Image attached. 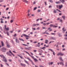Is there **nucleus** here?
I'll use <instances>...</instances> for the list:
<instances>
[{
  "label": "nucleus",
  "instance_id": "nucleus-45",
  "mask_svg": "<svg viewBox=\"0 0 67 67\" xmlns=\"http://www.w3.org/2000/svg\"><path fill=\"white\" fill-rule=\"evenodd\" d=\"M53 27H57V26L54 25L53 26Z\"/></svg>",
  "mask_w": 67,
  "mask_h": 67
},
{
  "label": "nucleus",
  "instance_id": "nucleus-61",
  "mask_svg": "<svg viewBox=\"0 0 67 67\" xmlns=\"http://www.w3.org/2000/svg\"><path fill=\"white\" fill-rule=\"evenodd\" d=\"M53 55H55V52H54V51H53Z\"/></svg>",
  "mask_w": 67,
  "mask_h": 67
},
{
  "label": "nucleus",
  "instance_id": "nucleus-57",
  "mask_svg": "<svg viewBox=\"0 0 67 67\" xmlns=\"http://www.w3.org/2000/svg\"><path fill=\"white\" fill-rule=\"evenodd\" d=\"M7 35H8V36H9V33L8 32H7Z\"/></svg>",
  "mask_w": 67,
  "mask_h": 67
},
{
  "label": "nucleus",
  "instance_id": "nucleus-17",
  "mask_svg": "<svg viewBox=\"0 0 67 67\" xmlns=\"http://www.w3.org/2000/svg\"><path fill=\"white\" fill-rule=\"evenodd\" d=\"M59 59L60 61H63V60L62 59V57H60L59 58Z\"/></svg>",
  "mask_w": 67,
  "mask_h": 67
},
{
  "label": "nucleus",
  "instance_id": "nucleus-3",
  "mask_svg": "<svg viewBox=\"0 0 67 67\" xmlns=\"http://www.w3.org/2000/svg\"><path fill=\"white\" fill-rule=\"evenodd\" d=\"M23 36H25L26 37V40H28L29 38H30V36H27L25 34H23L22 35Z\"/></svg>",
  "mask_w": 67,
  "mask_h": 67
},
{
  "label": "nucleus",
  "instance_id": "nucleus-14",
  "mask_svg": "<svg viewBox=\"0 0 67 67\" xmlns=\"http://www.w3.org/2000/svg\"><path fill=\"white\" fill-rule=\"evenodd\" d=\"M7 48H10L11 47V46L8 44H7Z\"/></svg>",
  "mask_w": 67,
  "mask_h": 67
},
{
  "label": "nucleus",
  "instance_id": "nucleus-28",
  "mask_svg": "<svg viewBox=\"0 0 67 67\" xmlns=\"http://www.w3.org/2000/svg\"><path fill=\"white\" fill-rule=\"evenodd\" d=\"M41 48V49H43V50H45L44 49L45 48V47H43L42 48Z\"/></svg>",
  "mask_w": 67,
  "mask_h": 67
},
{
  "label": "nucleus",
  "instance_id": "nucleus-8",
  "mask_svg": "<svg viewBox=\"0 0 67 67\" xmlns=\"http://www.w3.org/2000/svg\"><path fill=\"white\" fill-rule=\"evenodd\" d=\"M20 65L22 66H24V67H25L26 66V65L25 64L21 63Z\"/></svg>",
  "mask_w": 67,
  "mask_h": 67
},
{
  "label": "nucleus",
  "instance_id": "nucleus-51",
  "mask_svg": "<svg viewBox=\"0 0 67 67\" xmlns=\"http://www.w3.org/2000/svg\"><path fill=\"white\" fill-rule=\"evenodd\" d=\"M36 25H37V26H38L39 25H40V24H36Z\"/></svg>",
  "mask_w": 67,
  "mask_h": 67
},
{
  "label": "nucleus",
  "instance_id": "nucleus-22",
  "mask_svg": "<svg viewBox=\"0 0 67 67\" xmlns=\"http://www.w3.org/2000/svg\"><path fill=\"white\" fill-rule=\"evenodd\" d=\"M19 40H20L21 41H23V42H24V40H23L21 39L20 38H19Z\"/></svg>",
  "mask_w": 67,
  "mask_h": 67
},
{
  "label": "nucleus",
  "instance_id": "nucleus-2",
  "mask_svg": "<svg viewBox=\"0 0 67 67\" xmlns=\"http://www.w3.org/2000/svg\"><path fill=\"white\" fill-rule=\"evenodd\" d=\"M0 50L1 51H2V52H3L4 53L5 52V51L7 50V49L6 48L3 47L2 48H1L0 49Z\"/></svg>",
  "mask_w": 67,
  "mask_h": 67
},
{
  "label": "nucleus",
  "instance_id": "nucleus-16",
  "mask_svg": "<svg viewBox=\"0 0 67 67\" xmlns=\"http://www.w3.org/2000/svg\"><path fill=\"white\" fill-rule=\"evenodd\" d=\"M9 53H10V54H12V55H13V56L14 57V55L13 54V53H12V52H11V51H9Z\"/></svg>",
  "mask_w": 67,
  "mask_h": 67
},
{
  "label": "nucleus",
  "instance_id": "nucleus-26",
  "mask_svg": "<svg viewBox=\"0 0 67 67\" xmlns=\"http://www.w3.org/2000/svg\"><path fill=\"white\" fill-rule=\"evenodd\" d=\"M59 64H60V65H62V66H64V64L63 63L60 62L59 63Z\"/></svg>",
  "mask_w": 67,
  "mask_h": 67
},
{
  "label": "nucleus",
  "instance_id": "nucleus-13",
  "mask_svg": "<svg viewBox=\"0 0 67 67\" xmlns=\"http://www.w3.org/2000/svg\"><path fill=\"white\" fill-rule=\"evenodd\" d=\"M34 60L35 61V62L36 63L37 62H38V60H37L36 59V58H34Z\"/></svg>",
  "mask_w": 67,
  "mask_h": 67
},
{
  "label": "nucleus",
  "instance_id": "nucleus-55",
  "mask_svg": "<svg viewBox=\"0 0 67 67\" xmlns=\"http://www.w3.org/2000/svg\"><path fill=\"white\" fill-rule=\"evenodd\" d=\"M42 28L43 29H46V28H45V27H42Z\"/></svg>",
  "mask_w": 67,
  "mask_h": 67
},
{
  "label": "nucleus",
  "instance_id": "nucleus-4",
  "mask_svg": "<svg viewBox=\"0 0 67 67\" xmlns=\"http://www.w3.org/2000/svg\"><path fill=\"white\" fill-rule=\"evenodd\" d=\"M63 7V5H57V8H59V9L61 10V8H62Z\"/></svg>",
  "mask_w": 67,
  "mask_h": 67
},
{
  "label": "nucleus",
  "instance_id": "nucleus-11",
  "mask_svg": "<svg viewBox=\"0 0 67 67\" xmlns=\"http://www.w3.org/2000/svg\"><path fill=\"white\" fill-rule=\"evenodd\" d=\"M24 62H25L26 63V64H27V65H29L30 64H29V63H28V62H27V61H26L25 60H24Z\"/></svg>",
  "mask_w": 67,
  "mask_h": 67
},
{
  "label": "nucleus",
  "instance_id": "nucleus-27",
  "mask_svg": "<svg viewBox=\"0 0 67 67\" xmlns=\"http://www.w3.org/2000/svg\"><path fill=\"white\" fill-rule=\"evenodd\" d=\"M51 39H52V40H55V38L54 37H52L50 38Z\"/></svg>",
  "mask_w": 67,
  "mask_h": 67
},
{
  "label": "nucleus",
  "instance_id": "nucleus-10",
  "mask_svg": "<svg viewBox=\"0 0 67 67\" xmlns=\"http://www.w3.org/2000/svg\"><path fill=\"white\" fill-rule=\"evenodd\" d=\"M16 42L17 43H19V41L17 38L16 39Z\"/></svg>",
  "mask_w": 67,
  "mask_h": 67
},
{
  "label": "nucleus",
  "instance_id": "nucleus-42",
  "mask_svg": "<svg viewBox=\"0 0 67 67\" xmlns=\"http://www.w3.org/2000/svg\"><path fill=\"white\" fill-rule=\"evenodd\" d=\"M32 26L34 27L35 26H36V24H34L32 25Z\"/></svg>",
  "mask_w": 67,
  "mask_h": 67
},
{
  "label": "nucleus",
  "instance_id": "nucleus-43",
  "mask_svg": "<svg viewBox=\"0 0 67 67\" xmlns=\"http://www.w3.org/2000/svg\"><path fill=\"white\" fill-rule=\"evenodd\" d=\"M49 51H51V52H53V50H52V49H49Z\"/></svg>",
  "mask_w": 67,
  "mask_h": 67
},
{
  "label": "nucleus",
  "instance_id": "nucleus-54",
  "mask_svg": "<svg viewBox=\"0 0 67 67\" xmlns=\"http://www.w3.org/2000/svg\"><path fill=\"white\" fill-rule=\"evenodd\" d=\"M5 64L6 65H7V66H9V64H8V63H5Z\"/></svg>",
  "mask_w": 67,
  "mask_h": 67
},
{
  "label": "nucleus",
  "instance_id": "nucleus-44",
  "mask_svg": "<svg viewBox=\"0 0 67 67\" xmlns=\"http://www.w3.org/2000/svg\"><path fill=\"white\" fill-rule=\"evenodd\" d=\"M47 30H46L45 31V32H43L42 33V34H45V33H46V32H47Z\"/></svg>",
  "mask_w": 67,
  "mask_h": 67
},
{
  "label": "nucleus",
  "instance_id": "nucleus-60",
  "mask_svg": "<svg viewBox=\"0 0 67 67\" xmlns=\"http://www.w3.org/2000/svg\"><path fill=\"white\" fill-rule=\"evenodd\" d=\"M37 30H40V28L38 27L37 28Z\"/></svg>",
  "mask_w": 67,
  "mask_h": 67
},
{
  "label": "nucleus",
  "instance_id": "nucleus-59",
  "mask_svg": "<svg viewBox=\"0 0 67 67\" xmlns=\"http://www.w3.org/2000/svg\"><path fill=\"white\" fill-rule=\"evenodd\" d=\"M30 54L31 55H33V53L32 52H30Z\"/></svg>",
  "mask_w": 67,
  "mask_h": 67
},
{
  "label": "nucleus",
  "instance_id": "nucleus-5",
  "mask_svg": "<svg viewBox=\"0 0 67 67\" xmlns=\"http://www.w3.org/2000/svg\"><path fill=\"white\" fill-rule=\"evenodd\" d=\"M24 52H25V53H26L27 54H28V55L30 56H31V57L32 58H33L34 59V57L33 56H32L31 55H30V54L29 53L27 52L26 51H24Z\"/></svg>",
  "mask_w": 67,
  "mask_h": 67
},
{
  "label": "nucleus",
  "instance_id": "nucleus-24",
  "mask_svg": "<svg viewBox=\"0 0 67 67\" xmlns=\"http://www.w3.org/2000/svg\"><path fill=\"white\" fill-rule=\"evenodd\" d=\"M24 2H25L26 3H28V1H27L24 0L23 1Z\"/></svg>",
  "mask_w": 67,
  "mask_h": 67
},
{
  "label": "nucleus",
  "instance_id": "nucleus-34",
  "mask_svg": "<svg viewBox=\"0 0 67 67\" xmlns=\"http://www.w3.org/2000/svg\"><path fill=\"white\" fill-rule=\"evenodd\" d=\"M53 64V62H51V63H49V65H52Z\"/></svg>",
  "mask_w": 67,
  "mask_h": 67
},
{
  "label": "nucleus",
  "instance_id": "nucleus-19",
  "mask_svg": "<svg viewBox=\"0 0 67 67\" xmlns=\"http://www.w3.org/2000/svg\"><path fill=\"white\" fill-rule=\"evenodd\" d=\"M55 3H56V4H59L60 3V2L58 1L57 2H55Z\"/></svg>",
  "mask_w": 67,
  "mask_h": 67
},
{
  "label": "nucleus",
  "instance_id": "nucleus-18",
  "mask_svg": "<svg viewBox=\"0 0 67 67\" xmlns=\"http://www.w3.org/2000/svg\"><path fill=\"white\" fill-rule=\"evenodd\" d=\"M62 18L63 19V20H65V16H62Z\"/></svg>",
  "mask_w": 67,
  "mask_h": 67
},
{
  "label": "nucleus",
  "instance_id": "nucleus-52",
  "mask_svg": "<svg viewBox=\"0 0 67 67\" xmlns=\"http://www.w3.org/2000/svg\"><path fill=\"white\" fill-rule=\"evenodd\" d=\"M46 34H47V35H49V34L48 32H46Z\"/></svg>",
  "mask_w": 67,
  "mask_h": 67
},
{
  "label": "nucleus",
  "instance_id": "nucleus-53",
  "mask_svg": "<svg viewBox=\"0 0 67 67\" xmlns=\"http://www.w3.org/2000/svg\"><path fill=\"white\" fill-rule=\"evenodd\" d=\"M1 23H3L4 22L2 21H1Z\"/></svg>",
  "mask_w": 67,
  "mask_h": 67
},
{
  "label": "nucleus",
  "instance_id": "nucleus-23",
  "mask_svg": "<svg viewBox=\"0 0 67 67\" xmlns=\"http://www.w3.org/2000/svg\"><path fill=\"white\" fill-rule=\"evenodd\" d=\"M38 49L40 50L39 51V52L40 53H42V52H43V51H42V50L40 49Z\"/></svg>",
  "mask_w": 67,
  "mask_h": 67
},
{
  "label": "nucleus",
  "instance_id": "nucleus-48",
  "mask_svg": "<svg viewBox=\"0 0 67 67\" xmlns=\"http://www.w3.org/2000/svg\"><path fill=\"white\" fill-rule=\"evenodd\" d=\"M36 51H37L36 50H35L33 51L34 52V53H36Z\"/></svg>",
  "mask_w": 67,
  "mask_h": 67
},
{
  "label": "nucleus",
  "instance_id": "nucleus-38",
  "mask_svg": "<svg viewBox=\"0 0 67 67\" xmlns=\"http://www.w3.org/2000/svg\"><path fill=\"white\" fill-rule=\"evenodd\" d=\"M37 46L38 47H40V45H38L37 44H36V47H37Z\"/></svg>",
  "mask_w": 67,
  "mask_h": 67
},
{
  "label": "nucleus",
  "instance_id": "nucleus-40",
  "mask_svg": "<svg viewBox=\"0 0 67 67\" xmlns=\"http://www.w3.org/2000/svg\"><path fill=\"white\" fill-rule=\"evenodd\" d=\"M22 45H24V46H27V45L26 44H22Z\"/></svg>",
  "mask_w": 67,
  "mask_h": 67
},
{
  "label": "nucleus",
  "instance_id": "nucleus-41",
  "mask_svg": "<svg viewBox=\"0 0 67 67\" xmlns=\"http://www.w3.org/2000/svg\"><path fill=\"white\" fill-rule=\"evenodd\" d=\"M59 20L60 21V22H61V23H63V20H62V19H60Z\"/></svg>",
  "mask_w": 67,
  "mask_h": 67
},
{
  "label": "nucleus",
  "instance_id": "nucleus-56",
  "mask_svg": "<svg viewBox=\"0 0 67 67\" xmlns=\"http://www.w3.org/2000/svg\"><path fill=\"white\" fill-rule=\"evenodd\" d=\"M64 36H65V37H67V34L66 35H64Z\"/></svg>",
  "mask_w": 67,
  "mask_h": 67
},
{
  "label": "nucleus",
  "instance_id": "nucleus-49",
  "mask_svg": "<svg viewBox=\"0 0 67 67\" xmlns=\"http://www.w3.org/2000/svg\"><path fill=\"white\" fill-rule=\"evenodd\" d=\"M57 56H59V55H60V53L57 54Z\"/></svg>",
  "mask_w": 67,
  "mask_h": 67
},
{
  "label": "nucleus",
  "instance_id": "nucleus-15",
  "mask_svg": "<svg viewBox=\"0 0 67 67\" xmlns=\"http://www.w3.org/2000/svg\"><path fill=\"white\" fill-rule=\"evenodd\" d=\"M7 55H8L9 56H11V54L9 52H7Z\"/></svg>",
  "mask_w": 67,
  "mask_h": 67
},
{
  "label": "nucleus",
  "instance_id": "nucleus-7",
  "mask_svg": "<svg viewBox=\"0 0 67 67\" xmlns=\"http://www.w3.org/2000/svg\"><path fill=\"white\" fill-rule=\"evenodd\" d=\"M4 27H5V30H7V31H9V28L7 27H6V25H4Z\"/></svg>",
  "mask_w": 67,
  "mask_h": 67
},
{
  "label": "nucleus",
  "instance_id": "nucleus-30",
  "mask_svg": "<svg viewBox=\"0 0 67 67\" xmlns=\"http://www.w3.org/2000/svg\"><path fill=\"white\" fill-rule=\"evenodd\" d=\"M48 30H49V31H52V30L51 29V28L49 27V28H48Z\"/></svg>",
  "mask_w": 67,
  "mask_h": 67
},
{
  "label": "nucleus",
  "instance_id": "nucleus-12",
  "mask_svg": "<svg viewBox=\"0 0 67 67\" xmlns=\"http://www.w3.org/2000/svg\"><path fill=\"white\" fill-rule=\"evenodd\" d=\"M65 28L64 27L62 29V30L63 31V33H65V31H66V29H64Z\"/></svg>",
  "mask_w": 67,
  "mask_h": 67
},
{
  "label": "nucleus",
  "instance_id": "nucleus-62",
  "mask_svg": "<svg viewBox=\"0 0 67 67\" xmlns=\"http://www.w3.org/2000/svg\"><path fill=\"white\" fill-rule=\"evenodd\" d=\"M59 36H60V37L62 36V35H60V34H59Z\"/></svg>",
  "mask_w": 67,
  "mask_h": 67
},
{
  "label": "nucleus",
  "instance_id": "nucleus-21",
  "mask_svg": "<svg viewBox=\"0 0 67 67\" xmlns=\"http://www.w3.org/2000/svg\"><path fill=\"white\" fill-rule=\"evenodd\" d=\"M17 56H19V57H20V58H21V59H23V57L20 56V55H17Z\"/></svg>",
  "mask_w": 67,
  "mask_h": 67
},
{
  "label": "nucleus",
  "instance_id": "nucleus-6",
  "mask_svg": "<svg viewBox=\"0 0 67 67\" xmlns=\"http://www.w3.org/2000/svg\"><path fill=\"white\" fill-rule=\"evenodd\" d=\"M26 58L27 59H28L29 61H30V62H31L33 65H34V64L33 63L32 60H31V59H30L29 58Z\"/></svg>",
  "mask_w": 67,
  "mask_h": 67
},
{
  "label": "nucleus",
  "instance_id": "nucleus-25",
  "mask_svg": "<svg viewBox=\"0 0 67 67\" xmlns=\"http://www.w3.org/2000/svg\"><path fill=\"white\" fill-rule=\"evenodd\" d=\"M25 49H26V50H30V49H29V48H25Z\"/></svg>",
  "mask_w": 67,
  "mask_h": 67
},
{
  "label": "nucleus",
  "instance_id": "nucleus-33",
  "mask_svg": "<svg viewBox=\"0 0 67 67\" xmlns=\"http://www.w3.org/2000/svg\"><path fill=\"white\" fill-rule=\"evenodd\" d=\"M37 12L38 13H39V12H41V10L40 9H38L37 10Z\"/></svg>",
  "mask_w": 67,
  "mask_h": 67
},
{
  "label": "nucleus",
  "instance_id": "nucleus-39",
  "mask_svg": "<svg viewBox=\"0 0 67 67\" xmlns=\"http://www.w3.org/2000/svg\"><path fill=\"white\" fill-rule=\"evenodd\" d=\"M37 43V41H35L33 42V43H34V44H36V43Z\"/></svg>",
  "mask_w": 67,
  "mask_h": 67
},
{
  "label": "nucleus",
  "instance_id": "nucleus-36",
  "mask_svg": "<svg viewBox=\"0 0 67 67\" xmlns=\"http://www.w3.org/2000/svg\"><path fill=\"white\" fill-rule=\"evenodd\" d=\"M49 2H50L52 3L53 2L52 0H49L48 1Z\"/></svg>",
  "mask_w": 67,
  "mask_h": 67
},
{
  "label": "nucleus",
  "instance_id": "nucleus-64",
  "mask_svg": "<svg viewBox=\"0 0 67 67\" xmlns=\"http://www.w3.org/2000/svg\"><path fill=\"white\" fill-rule=\"evenodd\" d=\"M47 25H48V24H49V23H46Z\"/></svg>",
  "mask_w": 67,
  "mask_h": 67
},
{
  "label": "nucleus",
  "instance_id": "nucleus-50",
  "mask_svg": "<svg viewBox=\"0 0 67 67\" xmlns=\"http://www.w3.org/2000/svg\"><path fill=\"white\" fill-rule=\"evenodd\" d=\"M51 35H55V33H51Z\"/></svg>",
  "mask_w": 67,
  "mask_h": 67
},
{
  "label": "nucleus",
  "instance_id": "nucleus-1",
  "mask_svg": "<svg viewBox=\"0 0 67 67\" xmlns=\"http://www.w3.org/2000/svg\"><path fill=\"white\" fill-rule=\"evenodd\" d=\"M0 56L1 57H2L3 58V61H4L5 62H7V59H6V58H5V57H4L3 55H0Z\"/></svg>",
  "mask_w": 67,
  "mask_h": 67
},
{
  "label": "nucleus",
  "instance_id": "nucleus-31",
  "mask_svg": "<svg viewBox=\"0 0 67 67\" xmlns=\"http://www.w3.org/2000/svg\"><path fill=\"white\" fill-rule=\"evenodd\" d=\"M53 12L54 13H56V12H57L54 9L53 10Z\"/></svg>",
  "mask_w": 67,
  "mask_h": 67
},
{
  "label": "nucleus",
  "instance_id": "nucleus-46",
  "mask_svg": "<svg viewBox=\"0 0 67 67\" xmlns=\"http://www.w3.org/2000/svg\"><path fill=\"white\" fill-rule=\"evenodd\" d=\"M36 9H37V8H36V7L35 8H34V11L35 10H36Z\"/></svg>",
  "mask_w": 67,
  "mask_h": 67
},
{
  "label": "nucleus",
  "instance_id": "nucleus-35",
  "mask_svg": "<svg viewBox=\"0 0 67 67\" xmlns=\"http://www.w3.org/2000/svg\"><path fill=\"white\" fill-rule=\"evenodd\" d=\"M13 20H11L10 21V22L11 23H13Z\"/></svg>",
  "mask_w": 67,
  "mask_h": 67
},
{
  "label": "nucleus",
  "instance_id": "nucleus-20",
  "mask_svg": "<svg viewBox=\"0 0 67 67\" xmlns=\"http://www.w3.org/2000/svg\"><path fill=\"white\" fill-rule=\"evenodd\" d=\"M48 40H46L45 42V43H46V44H47V43H48Z\"/></svg>",
  "mask_w": 67,
  "mask_h": 67
},
{
  "label": "nucleus",
  "instance_id": "nucleus-58",
  "mask_svg": "<svg viewBox=\"0 0 67 67\" xmlns=\"http://www.w3.org/2000/svg\"><path fill=\"white\" fill-rule=\"evenodd\" d=\"M39 20V19H38L36 20V21L37 22H38V21Z\"/></svg>",
  "mask_w": 67,
  "mask_h": 67
},
{
  "label": "nucleus",
  "instance_id": "nucleus-47",
  "mask_svg": "<svg viewBox=\"0 0 67 67\" xmlns=\"http://www.w3.org/2000/svg\"><path fill=\"white\" fill-rule=\"evenodd\" d=\"M13 36H14V37H16V34H15V35H13Z\"/></svg>",
  "mask_w": 67,
  "mask_h": 67
},
{
  "label": "nucleus",
  "instance_id": "nucleus-9",
  "mask_svg": "<svg viewBox=\"0 0 67 67\" xmlns=\"http://www.w3.org/2000/svg\"><path fill=\"white\" fill-rule=\"evenodd\" d=\"M1 43L2 46H4V43L3 41H1Z\"/></svg>",
  "mask_w": 67,
  "mask_h": 67
},
{
  "label": "nucleus",
  "instance_id": "nucleus-32",
  "mask_svg": "<svg viewBox=\"0 0 67 67\" xmlns=\"http://www.w3.org/2000/svg\"><path fill=\"white\" fill-rule=\"evenodd\" d=\"M60 56H63L64 55V54L61 53H60Z\"/></svg>",
  "mask_w": 67,
  "mask_h": 67
},
{
  "label": "nucleus",
  "instance_id": "nucleus-37",
  "mask_svg": "<svg viewBox=\"0 0 67 67\" xmlns=\"http://www.w3.org/2000/svg\"><path fill=\"white\" fill-rule=\"evenodd\" d=\"M53 24H51L49 25V26L50 27H53Z\"/></svg>",
  "mask_w": 67,
  "mask_h": 67
},
{
  "label": "nucleus",
  "instance_id": "nucleus-63",
  "mask_svg": "<svg viewBox=\"0 0 67 67\" xmlns=\"http://www.w3.org/2000/svg\"><path fill=\"white\" fill-rule=\"evenodd\" d=\"M9 10V8H7L6 9V10Z\"/></svg>",
  "mask_w": 67,
  "mask_h": 67
},
{
  "label": "nucleus",
  "instance_id": "nucleus-29",
  "mask_svg": "<svg viewBox=\"0 0 67 67\" xmlns=\"http://www.w3.org/2000/svg\"><path fill=\"white\" fill-rule=\"evenodd\" d=\"M65 2V0H62L61 1V2L63 3H64V2Z\"/></svg>",
  "mask_w": 67,
  "mask_h": 67
}]
</instances>
